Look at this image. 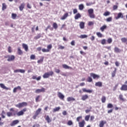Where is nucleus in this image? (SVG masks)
<instances>
[{"instance_id": "obj_38", "label": "nucleus", "mask_w": 127, "mask_h": 127, "mask_svg": "<svg viewBox=\"0 0 127 127\" xmlns=\"http://www.w3.org/2000/svg\"><path fill=\"white\" fill-rule=\"evenodd\" d=\"M53 27L54 29H57L58 28V25L56 23H54L53 24Z\"/></svg>"}, {"instance_id": "obj_22", "label": "nucleus", "mask_w": 127, "mask_h": 127, "mask_svg": "<svg viewBox=\"0 0 127 127\" xmlns=\"http://www.w3.org/2000/svg\"><path fill=\"white\" fill-rule=\"evenodd\" d=\"M107 124V122L104 121H101L99 124V127H104V126Z\"/></svg>"}, {"instance_id": "obj_15", "label": "nucleus", "mask_w": 127, "mask_h": 127, "mask_svg": "<svg viewBox=\"0 0 127 127\" xmlns=\"http://www.w3.org/2000/svg\"><path fill=\"white\" fill-rule=\"evenodd\" d=\"M79 27L80 29H84L85 28V22L83 21L80 22Z\"/></svg>"}, {"instance_id": "obj_25", "label": "nucleus", "mask_w": 127, "mask_h": 127, "mask_svg": "<svg viewBox=\"0 0 127 127\" xmlns=\"http://www.w3.org/2000/svg\"><path fill=\"white\" fill-rule=\"evenodd\" d=\"M68 13H65L64 15L61 18L62 20H64V19H66L67 17H68Z\"/></svg>"}, {"instance_id": "obj_23", "label": "nucleus", "mask_w": 127, "mask_h": 127, "mask_svg": "<svg viewBox=\"0 0 127 127\" xmlns=\"http://www.w3.org/2000/svg\"><path fill=\"white\" fill-rule=\"evenodd\" d=\"M17 90H19L20 91V90H21V87H20L19 86H18L17 87L14 88L13 90V93H16Z\"/></svg>"}, {"instance_id": "obj_41", "label": "nucleus", "mask_w": 127, "mask_h": 127, "mask_svg": "<svg viewBox=\"0 0 127 127\" xmlns=\"http://www.w3.org/2000/svg\"><path fill=\"white\" fill-rule=\"evenodd\" d=\"M87 81L89 82V83H91V82H93V79L91 76H88L87 78Z\"/></svg>"}, {"instance_id": "obj_2", "label": "nucleus", "mask_w": 127, "mask_h": 127, "mask_svg": "<svg viewBox=\"0 0 127 127\" xmlns=\"http://www.w3.org/2000/svg\"><path fill=\"white\" fill-rule=\"evenodd\" d=\"M54 74V72H53V71H51L49 72H46L43 74V78H44V79H46L47 78H49L50 76L52 77Z\"/></svg>"}, {"instance_id": "obj_1", "label": "nucleus", "mask_w": 127, "mask_h": 127, "mask_svg": "<svg viewBox=\"0 0 127 127\" xmlns=\"http://www.w3.org/2000/svg\"><path fill=\"white\" fill-rule=\"evenodd\" d=\"M10 112H8L6 113L7 116L8 117V118L12 116L15 117L17 116V117H20V116H23L24 115L25 112H26L27 111V109L26 108H24L22 110L19 111L17 112V111L14 110V108H12L10 109Z\"/></svg>"}, {"instance_id": "obj_58", "label": "nucleus", "mask_w": 127, "mask_h": 127, "mask_svg": "<svg viewBox=\"0 0 127 127\" xmlns=\"http://www.w3.org/2000/svg\"><path fill=\"white\" fill-rule=\"evenodd\" d=\"M118 5H114L113 7V10H116V9H118Z\"/></svg>"}, {"instance_id": "obj_20", "label": "nucleus", "mask_w": 127, "mask_h": 127, "mask_svg": "<svg viewBox=\"0 0 127 127\" xmlns=\"http://www.w3.org/2000/svg\"><path fill=\"white\" fill-rule=\"evenodd\" d=\"M24 6H25V4L24 3H22L19 6V10L20 11H22L23 10V8H24Z\"/></svg>"}, {"instance_id": "obj_8", "label": "nucleus", "mask_w": 127, "mask_h": 127, "mask_svg": "<svg viewBox=\"0 0 127 127\" xmlns=\"http://www.w3.org/2000/svg\"><path fill=\"white\" fill-rule=\"evenodd\" d=\"M90 76L92 77L93 79H99L100 78V75L96 74L95 73H90Z\"/></svg>"}, {"instance_id": "obj_3", "label": "nucleus", "mask_w": 127, "mask_h": 127, "mask_svg": "<svg viewBox=\"0 0 127 127\" xmlns=\"http://www.w3.org/2000/svg\"><path fill=\"white\" fill-rule=\"evenodd\" d=\"M4 58H7V61L8 62H10L11 61H13L15 59V57L14 55H8L4 57Z\"/></svg>"}, {"instance_id": "obj_60", "label": "nucleus", "mask_w": 127, "mask_h": 127, "mask_svg": "<svg viewBox=\"0 0 127 127\" xmlns=\"http://www.w3.org/2000/svg\"><path fill=\"white\" fill-rule=\"evenodd\" d=\"M92 4H93V3H92V2H86V5H87V6H90V5H92Z\"/></svg>"}, {"instance_id": "obj_35", "label": "nucleus", "mask_w": 127, "mask_h": 127, "mask_svg": "<svg viewBox=\"0 0 127 127\" xmlns=\"http://www.w3.org/2000/svg\"><path fill=\"white\" fill-rule=\"evenodd\" d=\"M41 96L40 95H38L36 98H35V101L36 102V103L38 102H40V98H41Z\"/></svg>"}, {"instance_id": "obj_59", "label": "nucleus", "mask_w": 127, "mask_h": 127, "mask_svg": "<svg viewBox=\"0 0 127 127\" xmlns=\"http://www.w3.org/2000/svg\"><path fill=\"white\" fill-rule=\"evenodd\" d=\"M65 48V47L64 46H63L62 45H59V48H58V49H64Z\"/></svg>"}, {"instance_id": "obj_27", "label": "nucleus", "mask_w": 127, "mask_h": 127, "mask_svg": "<svg viewBox=\"0 0 127 127\" xmlns=\"http://www.w3.org/2000/svg\"><path fill=\"white\" fill-rule=\"evenodd\" d=\"M119 100L122 101V102H125L126 101V99L124 98L123 94L119 95Z\"/></svg>"}, {"instance_id": "obj_48", "label": "nucleus", "mask_w": 127, "mask_h": 127, "mask_svg": "<svg viewBox=\"0 0 127 127\" xmlns=\"http://www.w3.org/2000/svg\"><path fill=\"white\" fill-rule=\"evenodd\" d=\"M90 117H91V115H87L85 117V120L86 121V122H88L89 120H90Z\"/></svg>"}, {"instance_id": "obj_30", "label": "nucleus", "mask_w": 127, "mask_h": 127, "mask_svg": "<svg viewBox=\"0 0 127 127\" xmlns=\"http://www.w3.org/2000/svg\"><path fill=\"white\" fill-rule=\"evenodd\" d=\"M116 73H117V68L115 67L114 68V70L111 73L112 77L113 78H114V77H115V76H116Z\"/></svg>"}, {"instance_id": "obj_61", "label": "nucleus", "mask_w": 127, "mask_h": 127, "mask_svg": "<svg viewBox=\"0 0 127 127\" xmlns=\"http://www.w3.org/2000/svg\"><path fill=\"white\" fill-rule=\"evenodd\" d=\"M77 12H78V10H77V9H73V14H76Z\"/></svg>"}, {"instance_id": "obj_53", "label": "nucleus", "mask_w": 127, "mask_h": 127, "mask_svg": "<svg viewBox=\"0 0 127 127\" xmlns=\"http://www.w3.org/2000/svg\"><path fill=\"white\" fill-rule=\"evenodd\" d=\"M112 19L113 18H112V17H109L106 19V21H107V22H110L112 21Z\"/></svg>"}, {"instance_id": "obj_6", "label": "nucleus", "mask_w": 127, "mask_h": 127, "mask_svg": "<svg viewBox=\"0 0 127 127\" xmlns=\"http://www.w3.org/2000/svg\"><path fill=\"white\" fill-rule=\"evenodd\" d=\"M82 91L81 90H79L78 92L80 94H82V93H89V94L93 93V90L87 89L85 88H82Z\"/></svg>"}, {"instance_id": "obj_7", "label": "nucleus", "mask_w": 127, "mask_h": 127, "mask_svg": "<svg viewBox=\"0 0 127 127\" xmlns=\"http://www.w3.org/2000/svg\"><path fill=\"white\" fill-rule=\"evenodd\" d=\"M47 49L45 48H43L42 49V52L45 53V52H50V50L52 49V45L50 44L47 46Z\"/></svg>"}, {"instance_id": "obj_37", "label": "nucleus", "mask_w": 127, "mask_h": 127, "mask_svg": "<svg viewBox=\"0 0 127 127\" xmlns=\"http://www.w3.org/2000/svg\"><path fill=\"white\" fill-rule=\"evenodd\" d=\"M79 10H83L84 9V5L83 4H80L78 6Z\"/></svg>"}, {"instance_id": "obj_21", "label": "nucleus", "mask_w": 127, "mask_h": 127, "mask_svg": "<svg viewBox=\"0 0 127 127\" xmlns=\"http://www.w3.org/2000/svg\"><path fill=\"white\" fill-rule=\"evenodd\" d=\"M88 98H89V96H88V95L87 94L83 95L81 97V100L82 101H86V100H87Z\"/></svg>"}, {"instance_id": "obj_26", "label": "nucleus", "mask_w": 127, "mask_h": 127, "mask_svg": "<svg viewBox=\"0 0 127 127\" xmlns=\"http://www.w3.org/2000/svg\"><path fill=\"white\" fill-rule=\"evenodd\" d=\"M79 18H81V14H80V13H77L74 16V19L77 20L79 19Z\"/></svg>"}, {"instance_id": "obj_14", "label": "nucleus", "mask_w": 127, "mask_h": 127, "mask_svg": "<svg viewBox=\"0 0 127 127\" xmlns=\"http://www.w3.org/2000/svg\"><path fill=\"white\" fill-rule=\"evenodd\" d=\"M0 87L2 89H3V90H10V88L6 87L3 83H0Z\"/></svg>"}, {"instance_id": "obj_56", "label": "nucleus", "mask_w": 127, "mask_h": 127, "mask_svg": "<svg viewBox=\"0 0 127 127\" xmlns=\"http://www.w3.org/2000/svg\"><path fill=\"white\" fill-rule=\"evenodd\" d=\"M8 52L9 53H11V52H12V50H11V47L9 46L8 47Z\"/></svg>"}, {"instance_id": "obj_51", "label": "nucleus", "mask_w": 127, "mask_h": 127, "mask_svg": "<svg viewBox=\"0 0 127 127\" xmlns=\"http://www.w3.org/2000/svg\"><path fill=\"white\" fill-rule=\"evenodd\" d=\"M67 126H73V122L72 121L69 120L67 123Z\"/></svg>"}, {"instance_id": "obj_33", "label": "nucleus", "mask_w": 127, "mask_h": 127, "mask_svg": "<svg viewBox=\"0 0 127 127\" xmlns=\"http://www.w3.org/2000/svg\"><path fill=\"white\" fill-rule=\"evenodd\" d=\"M67 102H71V101H75V98L71 97H69L67 98Z\"/></svg>"}, {"instance_id": "obj_12", "label": "nucleus", "mask_w": 127, "mask_h": 127, "mask_svg": "<svg viewBox=\"0 0 127 127\" xmlns=\"http://www.w3.org/2000/svg\"><path fill=\"white\" fill-rule=\"evenodd\" d=\"M79 127H85V125H86V122L85 120H82V121L78 123Z\"/></svg>"}, {"instance_id": "obj_40", "label": "nucleus", "mask_w": 127, "mask_h": 127, "mask_svg": "<svg viewBox=\"0 0 127 127\" xmlns=\"http://www.w3.org/2000/svg\"><path fill=\"white\" fill-rule=\"evenodd\" d=\"M16 16H17L16 14L13 13L11 14V18L12 19H15L16 18Z\"/></svg>"}, {"instance_id": "obj_42", "label": "nucleus", "mask_w": 127, "mask_h": 127, "mask_svg": "<svg viewBox=\"0 0 127 127\" xmlns=\"http://www.w3.org/2000/svg\"><path fill=\"white\" fill-rule=\"evenodd\" d=\"M60 110V107H56V108H54V109H53V112L54 113H55V112H58V111H59Z\"/></svg>"}, {"instance_id": "obj_19", "label": "nucleus", "mask_w": 127, "mask_h": 127, "mask_svg": "<svg viewBox=\"0 0 127 127\" xmlns=\"http://www.w3.org/2000/svg\"><path fill=\"white\" fill-rule=\"evenodd\" d=\"M95 86H96V87H102L103 83H102V82L101 81H98L95 83Z\"/></svg>"}, {"instance_id": "obj_64", "label": "nucleus", "mask_w": 127, "mask_h": 127, "mask_svg": "<svg viewBox=\"0 0 127 127\" xmlns=\"http://www.w3.org/2000/svg\"><path fill=\"white\" fill-rule=\"evenodd\" d=\"M71 45H72V46H74L75 45V41L73 40L70 43Z\"/></svg>"}, {"instance_id": "obj_31", "label": "nucleus", "mask_w": 127, "mask_h": 127, "mask_svg": "<svg viewBox=\"0 0 127 127\" xmlns=\"http://www.w3.org/2000/svg\"><path fill=\"white\" fill-rule=\"evenodd\" d=\"M44 60V57H41V59L37 61V63L38 64H40L41 63H43V61Z\"/></svg>"}, {"instance_id": "obj_54", "label": "nucleus", "mask_w": 127, "mask_h": 127, "mask_svg": "<svg viewBox=\"0 0 127 127\" xmlns=\"http://www.w3.org/2000/svg\"><path fill=\"white\" fill-rule=\"evenodd\" d=\"M36 57L34 55H31L30 56L31 60H35Z\"/></svg>"}, {"instance_id": "obj_45", "label": "nucleus", "mask_w": 127, "mask_h": 127, "mask_svg": "<svg viewBox=\"0 0 127 127\" xmlns=\"http://www.w3.org/2000/svg\"><path fill=\"white\" fill-rule=\"evenodd\" d=\"M88 37V36L87 35H81L79 36V38H81V39H83L84 38H87Z\"/></svg>"}, {"instance_id": "obj_18", "label": "nucleus", "mask_w": 127, "mask_h": 127, "mask_svg": "<svg viewBox=\"0 0 127 127\" xmlns=\"http://www.w3.org/2000/svg\"><path fill=\"white\" fill-rule=\"evenodd\" d=\"M45 120L47 121L48 124H50V123H51L52 122V120L50 119V117H49V116L47 115V116L45 117Z\"/></svg>"}, {"instance_id": "obj_44", "label": "nucleus", "mask_w": 127, "mask_h": 127, "mask_svg": "<svg viewBox=\"0 0 127 127\" xmlns=\"http://www.w3.org/2000/svg\"><path fill=\"white\" fill-rule=\"evenodd\" d=\"M40 37H41V34H38V35L37 36L34 37V39H35L36 40L37 39H39V38H40Z\"/></svg>"}, {"instance_id": "obj_52", "label": "nucleus", "mask_w": 127, "mask_h": 127, "mask_svg": "<svg viewBox=\"0 0 127 127\" xmlns=\"http://www.w3.org/2000/svg\"><path fill=\"white\" fill-rule=\"evenodd\" d=\"M101 44H102V45H105V44H106V39H102L101 40Z\"/></svg>"}, {"instance_id": "obj_55", "label": "nucleus", "mask_w": 127, "mask_h": 127, "mask_svg": "<svg viewBox=\"0 0 127 127\" xmlns=\"http://www.w3.org/2000/svg\"><path fill=\"white\" fill-rule=\"evenodd\" d=\"M80 120H82V116H79L76 118V121L78 123H80Z\"/></svg>"}, {"instance_id": "obj_47", "label": "nucleus", "mask_w": 127, "mask_h": 127, "mask_svg": "<svg viewBox=\"0 0 127 127\" xmlns=\"http://www.w3.org/2000/svg\"><path fill=\"white\" fill-rule=\"evenodd\" d=\"M96 35H97L98 37H99V38H102L103 36V34H102V33H101V32H97Z\"/></svg>"}, {"instance_id": "obj_39", "label": "nucleus", "mask_w": 127, "mask_h": 127, "mask_svg": "<svg viewBox=\"0 0 127 127\" xmlns=\"http://www.w3.org/2000/svg\"><path fill=\"white\" fill-rule=\"evenodd\" d=\"M41 112V108H39L38 110H36V113L35 114L38 116V115L40 114Z\"/></svg>"}, {"instance_id": "obj_57", "label": "nucleus", "mask_w": 127, "mask_h": 127, "mask_svg": "<svg viewBox=\"0 0 127 127\" xmlns=\"http://www.w3.org/2000/svg\"><path fill=\"white\" fill-rule=\"evenodd\" d=\"M88 26H91V25H94V23L92 21H89L88 23Z\"/></svg>"}, {"instance_id": "obj_9", "label": "nucleus", "mask_w": 127, "mask_h": 127, "mask_svg": "<svg viewBox=\"0 0 127 127\" xmlns=\"http://www.w3.org/2000/svg\"><path fill=\"white\" fill-rule=\"evenodd\" d=\"M45 92V88L42 87L41 89H37L35 90L36 94H39L40 93H44Z\"/></svg>"}, {"instance_id": "obj_36", "label": "nucleus", "mask_w": 127, "mask_h": 127, "mask_svg": "<svg viewBox=\"0 0 127 127\" xmlns=\"http://www.w3.org/2000/svg\"><path fill=\"white\" fill-rule=\"evenodd\" d=\"M113 108H114V105L111 103H109L107 105V109H113Z\"/></svg>"}, {"instance_id": "obj_43", "label": "nucleus", "mask_w": 127, "mask_h": 127, "mask_svg": "<svg viewBox=\"0 0 127 127\" xmlns=\"http://www.w3.org/2000/svg\"><path fill=\"white\" fill-rule=\"evenodd\" d=\"M111 14V12H110L109 11H106L105 12H104V13L103 14V15L104 16H108L109 15H110Z\"/></svg>"}, {"instance_id": "obj_34", "label": "nucleus", "mask_w": 127, "mask_h": 127, "mask_svg": "<svg viewBox=\"0 0 127 127\" xmlns=\"http://www.w3.org/2000/svg\"><path fill=\"white\" fill-rule=\"evenodd\" d=\"M106 28H107V25H104L101 27H100V30H101V31L103 32L105 29H106Z\"/></svg>"}, {"instance_id": "obj_13", "label": "nucleus", "mask_w": 127, "mask_h": 127, "mask_svg": "<svg viewBox=\"0 0 127 127\" xmlns=\"http://www.w3.org/2000/svg\"><path fill=\"white\" fill-rule=\"evenodd\" d=\"M120 89L121 91H127V85L125 83L124 84H123L120 88Z\"/></svg>"}, {"instance_id": "obj_32", "label": "nucleus", "mask_w": 127, "mask_h": 127, "mask_svg": "<svg viewBox=\"0 0 127 127\" xmlns=\"http://www.w3.org/2000/svg\"><path fill=\"white\" fill-rule=\"evenodd\" d=\"M7 7V6L6 5V4H5V3H2V10H4L5 9H6Z\"/></svg>"}, {"instance_id": "obj_29", "label": "nucleus", "mask_w": 127, "mask_h": 127, "mask_svg": "<svg viewBox=\"0 0 127 127\" xmlns=\"http://www.w3.org/2000/svg\"><path fill=\"white\" fill-rule=\"evenodd\" d=\"M63 68L64 69H72V67L69 66L66 64H63Z\"/></svg>"}, {"instance_id": "obj_63", "label": "nucleus", "mask_w": 127, "mask_h": 127, "mask_svg": "<svg viewBox=\"0 0 127 127\" xmlns=\"http://www.w3.org/2000/svg\"><path fill=\"white\" fill-rule=\"evenodd\" d=\"M115 65L117 66V67H119V66H120V63H119L118 61L116 62Z\"/></svg>"}, {"instance_id": "obj_50", "label": "nucleus", "mask_w": 127, "mask_h": 127, "mask_svg": "<svg viewBox=\"0 0 127 127\" xmlns=\"http://www.w3.org/2000/svg\"><path fill=\"white\" fill-rule=\"evenodd\" d=\"M106 96H102L101 98V102L102 103H106Z\"/></svg>"}, {"instance_id": "obj_24", "label": "nucleus", "mask_w": 127, "mask_h": 127, "mask_svg": "<svg viewBox=\"0 0 127 127\" xmlns=\"http://www.w3.org/2000/svg\"><path fill=\"white\" fill-rule=\"evenodd\" d=\"M121 52L122 50H121V49H120L119 48L117 47L114 48V52H115V53H120Z\"/></svg>"}, {"instance_id": "obj_10", "label": "nucleus", "mask_w": 127, "mask_h": 127, "mask_svg": "<svg viewBox=\"0 0 127 127\" xmlns=\"http://www.w3.org/2000/svg\"><path fill=\"white\" fill-rule=\"evenodd\" d=\"M119 18H124V14H123V13H118L117 14V16L115 17L116 19H119Z\"/></svg>"}, {"instance_id": "obj_46", "label": "nucleus", "mask_w": 127, "mask_h": 127, "mask_svg": "<svg viewBox=\"0 0 127 127\" xmlns=\"http://www.w3.org/2000/svg\"><path fill=\"white\" fill-rule=\"evenodd\" d=\"M107 42L109 44H111V43H112V42H113V39H112L111 38H109L108 39V40H107Z\"/></svg>"}, {"instance_id": "obj_4", "label": "nucleus", "mask_w": 127, "mask_h": 127, "mask_svg": "<svg viewBox=\"0 0 127 127\" xmlns=\"http://www.w3.org/2000/svg\"><path fill=\"white\" fill-rule=\"evenodd\" d=\"M88 13L90 18H95V16L94 14V9L92 8L89 9L88 10Z\"/></svg>"}, {"instance_id": "obj_49", "label": "nucleus", "mask_w": 127, "mask_h": 127, "mask_svg": "<svg viewBox=\"0 0 127 127\" xmlns=\"http://www.w3.org/2000/svg\"><path fill=\"white\" fill-rule=\"evenodd\" d=\"M121 41L123 43H126L127 41V39L126 38H121Z\"/></svg>"}, {"instance_id": "obj_5", "label": "nucleus", "mask_w": 127, "mask_h": 127, "mask_svg": "<svg viewBox=\"0 0 127 127\" xmlns=\"http://www.w3.org/2000/svg\"><path fill=\"white\" fill-rule=\"evenodd\" d=\"M27 106V103L25 102H23L22 103H19V104L15 105L16 108H18L20 109L21 108H23V107H26Z\"/></svg>"}, {"instance_id": "obj_17", "label": "nucleus", "mask_w": 127, "mask_h": 127, "mask_svg": "<svg viewBox=\"0 0 127 127\" xmlns=\"http://www.w3.org/2000/svg\"><path fill=\"white\" fill-rule=\"evenodd\" d=\"M22 46L23 48L24 49L25 51H26V52H27V51H28V46H27V45L23 43L22 44Z\"/></svg>"}, {"instance_id": "obj_28", "label": "nucleus", "mask_w": 127, "mask_h": 127, "mask_svg": "<svg viewBox=\"0 0 127 127\" xmlns=\"http://www.w3.org/2000/svg\"><path fill=\"white\" fill-rule=\"evenodd\" d=\"M17 54L18 55H22V54H23V52H22V51L21 49H20V48H17Z\"/></svg>"}, {"instance_id": "obj_11", "label": "nucleus", "mask_w": 127, "mask_h": 127, "mask_svg": "<svg viewBox=\"0 0 127 127\" xmlns=\"http://www.w3.org/2000/svg\"><path fill=\"white\" fill-rule=\"evenodd\" d=\"M19 123V121L16 120L13 121L12 123L10 124V126L11 127H14V126H16V125H17Z\"/></svg>"}, {"instance_id": "obj_16", "label": "nucleus", "mask_w": 127, "mask_h": 127, "mask_svg": "<svg viewBox=\"0 0 127 127\" xmlns=\"http://www.w3.org/2000/svg\"><path fill=\"white\" fill-rule=\"evenodd\" d=\"M58 97H59L61 100H64V98H65L64 95L61 93V92H58Z\"/></svg>"}, {"instance_id": "obj_62", "label": "nucleus", "mask_w": 127, "mask_h": 127, "mask_svg": "<svg viewBox=\"0 0 127 127\" xmlns=\"http://www.w3.org/2000/svg\"><path fill=\"white\" fill-rule=\"evenodd\" d=\"M34 28H35V25H34L31 28V31L33 33H34V32H35V31H34Z\"/></svg>"}]
</instances>
